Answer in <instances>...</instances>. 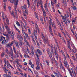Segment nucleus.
Instances as JSON below:
<instances>
[{"mask_svg": "<svg viewBox=\"0 0 77 77\" xmlns=\"http://www.w3.org/2000/svg\"><path fill=\"white\" fill-rule=\"evenodd\" d=\"M64 63V64L65 67H66V68L69 71L70 74L71 75V76H72V73L74 77H77L76 74H75L74 70L69 69V65H68V62H67Z\"/></svg>", "mask_w": 77, "mask_h": 77, "instance_id": "obj_1", "label": "nucleus"}, {"mask_svg": "<svg viewBox=\"0 0 77 77\" xmlns=\"http://www.w3.org/2000/svg\"><path fill=\"white\" fill-rule=\"evenodd\" d=\"M21 8L22 11L25 10L26 14L28 15V10L27 9V5H26L25 4L23 6H21Z\"/></svg>", "mask_w": 77, "mask_h": 77, "instance_id": "obj_2", "label": "nucleus"}, {"mask_svg": "<svg viewBox=\"0 0 77 77\" xmlns=\"http://www.w3.org/2000/svg\"><path fill=\"white\" fill-rule=\"evenodd\" d=\"M42 37L44 42V43L45 44H46L48 42V38L45 37L43 34L42 35Z\"/></svg>", "mask_w": 77, "mask_h": 77, "instance_id": "obj_3", "label": "nucleus"}, {"mask_svg": "<svg viewBox=\"0 0 77 77\" xmlns=\"http://www.w3.org/2000/svg\"><path fill=\"white\" fill-rule=\"evenodd\" d=\"M61 53L63 54V56L64 57L63 63H65L67 62V61H66V57L65 55V54H64V52H63V51H62V50H61Z\"/></svg>", "mask_w": 77, "mask_h": 77, "instance_id": "obj_4", "label": "nucleus"}, {"mask_svg": "<svg viewBox=\"0 0 77 77\" xmlns=\"http://www.w3.org/2000/svg\"><path fill=\"white\" fill-rule=\"evenodd\" d=\"M49 22L48 23L49 24H51L52 26L54 27V22H51V21H52V19H51V18L50 17H49Z\"/></svg>", "mask_w": 77, "mask_h": 77, "instance_id": "obj_5", "label": "nucleus"}, {"mask_svg": "<svg viewBox=\"0 0 77 77\" xmlns=\"http://www.w3.org/2000/svg\"><path fill=\"white\" fill-rule=\"evenodd\" d=\"M17 37L19 41L20 42H22V41L23 40V38L21 35H17Z\"/></svg>", "mask_w": 77, "mask_h": 77, "instance_id": "obj_6", "label": "nucleus"}, {"mask_svg": "<svg viewBox=\"0 0 77 77\" xmlns=\"http://www.w3.org/2000/svg\"><path fill=\"white\" fill-rule=\"evenodd\" d=\"M17 1L15 2V6H14V9L15 11V12H17V10H16L17 8V5H18V0H16Z\"/></svg>", "mask_w": 77, "mask_h": 77, "instance_id": "obj_7", "label": "nucleus"}, {"mask_svg": "<svg viewBox=\"0 0 77 77\" xmlns=\"http://www.w3.org/2000/svg\"><path fill=\"white\" fill-rule=\"evenodd\" d=\"M63 22H64L65 24H66V26H68V24H67V21H66V16L63 17Z\"/></svg>", "mask_w": 77, "mask_h": 77, "instance_id": "obj_8", "label": "nucleus"}, {"mask_svg": "<svg viewBox=\"0 0 77 77\" xmlns=\"http://www.w3.org/2000/svg\"><path fill=\"white\" fill-rule=\"evenodd\" d=\"M14 43V42L12 41L11 43H9L7 45V47L9 48L10 47H11L12 45V44Z\"/></svg>", "mask_w": 77, "mask_h": 77, "instance_id": "obj_9", "label": "nucleus"}, {"mask_svg": "<svg viewBox=\"0 0 77 77\" xmlns=\"http://www.w3.org/2000/svg\"><path fill=\"white\" fill-rule=\"evenodd\" d=\"M10 40V38L9 37H7L6 38V40H5V41H4L5 42L4 43L5 44H7L8 42H9V41Z\"/></svg>", "mask_w": 77, "mask_h": 77, "instance_id": "obj_10", "label": "nucleus"}, {"mask_svg": "<svg viewBox=\"0 0 77 77\" xmlns=\"http://www.w3.org/2000/svg\"><path fill=\"white\" fill-rule=\"evenodd\" d=\"M24 39L25 42L26 43V44H27L29 46V47H30V45H29V42H27V40H26V37H25V36H24Z\"/></svg>", "mask_w": 77, "mask_h": 77, "instance_id": "obj_11", "label": "nucleus"}, {"mask_svg": "<svg viewBox=\"0 0 77 77\" xmlns=\"http://www.w3.org/2000/svg\"><path fill=\"white\" fill-rule=\"evenodd\" d=\"M48 53V55H49V56L50 59H51V60H53V57H52V54H51V53L50 52H49Z\"/></svg>", "mask_w": 77, "mask_h": 77, "instance_id": "obj_12", "label": "nucleus"}, {"mask_svg": "<svg viewBox=\"0 0 77 77\" xmlns=\"http://www.w3.org/2000/svg\"><path fill=\"white\" fill-rule=\"evenodd\" d=\"M32 49L31 50V52L32 54L33 55L34 54V51L35 50V49L33 48V46H32Z\"/></svg>", "mask_w": 77, "mask_h": 77, "instance_id": "obj_13", "label": "nucleus"}, {"mask_svg": "<svg viewBox=\"0 0 77 77\" xmlns=\"http://www.w3.org/2000/svg\"><path fill=\"white\" fill-rule=\"evenodd\" d=\"M19 61L20 62H21V60H20L19 59H16L15 60V62L17 63V65L18 64H20V63H19Z\"/></svg>", "mask_w": 77, "mask_h": 77, "instance_id": "obj_14", "label": "nucleus"}, {"mask_svg": "<svg viewBox=\"0 0 77 77\" xmlns=\"http://www.w3.org/2000/svg\"><path fill=\"white\" fill-rule=\"evenodd\" d=\"M5 19L7 24H8V25H9V19H8V18L7 17Z\"/></svg>", "mask_w": 77, "mask_h": 77, "instance_id": "obj_15", "label": "nucleus"}, {"mask_svg": "<svg viewBox=\"0 0 77 77\" xmlns=\"http://www.w3.org/2000/svg\"><path fill=\"white\" fill-rule=\"evenodd\" d=\"M37 51L38 53H39V54H41V55H42V53L39 49H37Z\"/></svg>", "mask_w": 77, "mask_h": 77, "instance_id": "obj_16", "label": "nucleus"}, {"mask_svg": "<svg viewBox=\"0 0 77 77\" xmlns=\"http://www.w3.org/2000/svg\"><path fill=\"white\" fill-rule=\"evenodd\" d=\"M26 13L25 11H24L23 13V15L25 19H27V16H26Z\"/></svg>", "mask_w": 77, "mask_h": 77, "instance_id": "obj_17", "label": "nucleus"}, {"mask_svg": "<svg viewBox=\"0 0 77 77\" xmlns=\"http://www.w3.org/2000/svg\"><path fill=\"white\" fill-rule=\"evenodd\" d=\"M49 29L50 32H52V30L51 29V24H49Z\"/></svg>", "mask_w": 77, "mask_h": 77, "instance_id": "obj_18", "label": "nucleus"}, {"mask_svg": "<svg viewBox=\"0 0 77 77\" xmlns=\"http://www.w3.org/2000/svg\"><path fill=\"white\" fill-rule=\"evenodd\" d=\"M56 20L57 21V22L58 24V25H59L60 26L61 25V24L60 23V22H59V20H58V19H57V18L56 19Z\"/></svg>", "mask_w": 77, "mask_h": 77, "instance_id": "obj_19", "label": "nucleus"}, {"mask_svg": "<svg viewBox=\"0 0 77 77\" xmlns=\"http://www.w3.org/2000/svg\"><path fill=\"white\" fill-rule=\"evenodd\" d=\"M15 44L16 47H17V48H19V47H20V45L18 42H15Z\"/></svg>", "mask_w": 77, "mask_h": 77, "instance_id": "obj_20", "label": "nucleus"}, {"mask_svg": "<svg viewBox=\"0 0 77 77\" xmlns=\"http://www.w3.org/2000/svg\"><path fill=\"white\" fill-rule=\"evenodd\" d=\"M37 67H36V70H39L40 69V67H39V64H36Z\"/></svg>", "mask_w": 77, "mask_h": 77, "instance_id": "obj_21", "label": "nucleus"}, {"mask_svg": "<svg viewBox=\"0 0 77 77\" xmlns=\"http://www.w3.org/2000/svg\"><path fill=\"white\" fill-rule=\"evenodd\" d=\"M43 13L44 16L45 17H46V14H47V13H46L45 10V11H43Z\"/></svg>", "mask_w": 77, "mask_h": 77, "instance_id": "obj_22", "label": "nucleus"}, {"mask_svg": "<svg viewBox=\"0 0 77 77\" xmlns=\"http://www.w3.org/2000/svg\"><path fill=\"white\" fill-rule=\"evenodd\" d=\"M54 74L55 75V76L57 77H60L58 75V73H56V72H54Z\"/></svg>", "mask_w": 77, "mask_h": 77, "instance_id": "obj_23", "label": "nucleus"}, {"mask_svg": "<svg viewBox=\"0 0 77 77\" xmlns=\"http://www.w3.org/2000/svg\"><path fill=\"white\" fill-rule=\"evenodd\" d=\"M14 35L13 34H11L10 35V38H11L12 39H13V40H14Z\"/></svg>", "mask_w": 77, "mask_h": 77, "instance_id": "obj_24", "label": "nucleus"}, {"mask_svg": "<svg viewBox=\"0 0 77 77\" xmlns=\"http://www.w3.org/2000/svg\"><path fill=\"white\" fill-rule=\"evenodd\" d=\"M29 0H27V3L28 5V8H29V6H30V2ZM32 1H33V0H32Z\"/></svg>", "mask_w": 77, "mask_h": 77, "instance_id": "obj_25", "label": "nucleus"}, {"mask_svg": "<svg viewBox=\"0 0 77 77\" xmlns=\"http://www.w3.org/2000/svg\"><path fill=\"white\" fill-rule=\"evenodd\" d=\"M34 36L35 37V41H38V38H37V36L36 35V34H34Z\"/></svg>", "mask_w": 77, "mask_h": 77, "instance_id": "obj_26", "label": "nucleus"}, {"mask_svg": "<svg viewBox=\"0 0 77 77\" xmlns=\"http://www.w3.org/2000/svg\"><path fill=\"white\" fill-rule=\"evenodd\" d=\"M39 61L40 60L39 58L38 59L36 60V64H39Z\"/></svg>", "mask_w": 77, "mask_h": 77, "instance_id": "obj_27", "label": "nucleus"}, {"mask_svg": "<svg viewBox=\"0 0 77 77\" xmlns=\"http://www.w3.org/2000/svg\"><path fill=\"white\" fill-rule=\"evenodd\" d=\"M59 66L61 70H62V68L64 67L63 65H62V64H60Z\"/></svg>", "mask_w": 77, "mask_h": 77, "instance_id": "obj_28", "label": "nucleus"}, {"mask_svg": "<svg viewBox=\"0 0 77 77\" xmlns=\"http://www.w3.org/2000/svg\"><path fill=\"white\" fill-rule=\"evenodd\" d=\"M38 4L41 5V6H42V0H40V2L38 1Z\"/></svg>", "mask_w": 77, "mask_h": 77, "instance_id": "obj_29", "label": "nucleus"}, {"mask_svg": "<svg viewBox=\"0 0 77 77\" xmlns=\"http://www.w3.org/2000/svg\"><path fill=\"white\" fill-rule=\"evenodd\" d=\"M72 59L74 61H77V60H76V58H75L74 56H72Z\"/></svg>", "mask_w": 77, "mask_h": 77, "instance_id": "obj_30", "label": "nucleus"}, {"mask_svg": "<svg viewBox=\"0 0 77 77\" xmlns=\"http://www.w3.org/2000/svg\"><path fill=\"white\" fill-rule=\"evenodd\" d=\"M10 65H11V64H7V67L8 69H10L9 67H10Z\"/></svg>", "mask_w": 77, "mask_h": 77, "instance_id": "obj_31", "label": "nucleus"}, {"mask_svg": "<svg viewBox=\"0 0 77 77\" xmlns=\"http://www.w3.org/2000/svg\"><path fill=\"white\" fill-rule=\"evenodd\" d=\"M51 6H52V8L53 9H54V3H53V2L52 1H51Z\"/></svg>", "mask_w": 77, "mask_h": 77, "instance_id": "obj_32", "label": "nucleus"}, {"mask_svg": "<svg viewBox=\"0 0 77 77\" xmlns=\"http://www.w3.org/2000/svg\"><path fill=\"white\" fill-rule=\"evenodd\" d=\"M8 54H10L12 57H14V54H13V52H9Z\"/></svg>", "mask_w": 77, "mask_h": 77, "instance_id": "obj_33", "label": "nucleus"}, {"mask_svg": "<svg viewBox=\"0 0 77 77\" xmlns=\"http://www.w3.org/2000/svg\"><path fill=\"white\" fill-rule=\"evenodd\" d=\"M5 28L6 29L7 31L8 30H9L10 28H9L8 26H5Z\"/></svg>", "mask_w": 77, "mask_h": 77, "instance_id": "obj_34", "label": "nucleus"}, {"mask_svg": "<svg viewBox=\"0 0 77 77\" xmlns=\"http://www.w3.org/2000/svg\"><path fill=\"white\" fill-rule=\"evenodd\" d=\"M3 69L4 71H5V72H6V71H8V70L7 69H6V68L5 67H3Z\"/></svg>", "mask_w": 77, "mask_h": 77, "instance_id": "obj_35", "label": "nucleus"}, {"mask_svg": "<svg viewBox=\"0 0 77 77\" xmlns=\"http://www.w3.org/2000/svg\"><path fill=\"white\" fill-rule=\"evenodd\" d=\"M37 45L38 46V47L40 48V46L39 45V43L38 42V40L36 41Z\"/></svg>", "mask_w": 77, "mask_h": 77, "instance_id": "obj_36", "label": "nucleus"}, {"mask_svg": "<svg viewBox=\"0 0 77 77\" xmlns=\"http://www.w3.org/2000/svg\"><path fill=\"white\" fill-rule=\"evenodd\" d=\"M34 34H36V35H38V31L35 30L34 31Z\"/></svg>", "mask_w": 77, "mask_h": 77, "instance_id": "obj_37", "label": "nucleus"}, {"mask_svg": "<svg viewBox=\"0 0 77 77\" xmlns=\"http://www.w3.org/2000/svg\"><path fill=\"white\" fill-rule=\"evenodd\" d=\"M31 8L32 9H34V11H35L36 8H35V6H33L31 7Z\"/></svg>", "mask_w": 77, "mask_h": 77, "instance_id": "obj_38", "label": "nucleus"}, {"mask_svg": "<svg viewBox=\"0 0 77 77\" xmlns=\"http://www.w3.org/2000/svg\"><path fill=\"white\" fill-rule=\"evenodd\" d=\"M60 39H61L64 42H65V40L64 38H63V37H62V36L60 35Z\"/></svg>", "mask_w": 77, "mask_h": 77, "instance_id": "obj_39", "label": "nucleus"}, {"mask_svg": "<svg viewBox=\"0 0 77 77\" xmlns=\"http://www.w3.org/2000/svg\"><path fill=\"white\" fill-rule=\"evenodd\" d=\"M73 9L74 10H77V7L74 6H73Z\"/></svg>", "mask_w": 77, "mask_h": 77, "instance_id": "obj_40", "label": "nucleus"}, {"mask_svg": "<svg viewBox=\"0 0 77 77\" xmlns=\"http://www.w3.org/2000/svg\"><path fill=\"white\" fill-rule=\"evenodd\" d=\"M16 24H17V26H20V24L19 23V22L18 21H17L16 22Z\"/></svg>", "mask_w": 77, "mask_h": 77, "instance_id": "obj_41", "label": "nucleus"}, {"mask_svg": "<svg viewBox=\"0 0 77 77\" xmlns=\"http://www.w3.org/2000/svg\"><path fill=\"white\" fill-rule=\"evenodd\" d=\"M13 48L14 53H15L16 54V49H15V47H13Z\"/></svg>", "mask_w": 77, "mask_h": 77, "instance_id": "obj_42", "label": "nucleus"}, {"mask_svg": "<svg viewBox=\"0 0 77 77\" xmlns=\"http://www.w3.org/2000/svg\"><path fill=\"white\" fill-rule=\"evenodd\" d=\"M35 26L36 29H37V30H38V29H39V28H38V25L35 23Z\"/></svg>", "mask_w": 77, "mask_h": 77, "instance_id": "obj_43", "label": "nucleus"}, {"mask_svg": "<svg viewBox=\"0 0 77 77\" xmlns=\"http://www.w3.org/2000/svg\"><path fill=\"white\" fill-rule=\"evenodd\" d=\"M7 31L8 34H10V33H11V30L10 29L8 30H7Z\"/></svg>", "mask_w": 77, "mask_h": 77, "instance_id": "obj_44", "label": "nucleus"}, {"mask_svg": "<svg viewBox=\"0 0 77 77\" xmlns=\"http://www.w3.org/2000/svg\"><path fill=\"white\" fill-rule=\"evenodd\" d=\"M5 53L3 52L2 54H1V56H2V57H4V56H5Z\"/></svg>", "mask_w": 77, "mask_h": 77, "instance_id": "obj_45", "label": "nucleus"}, {"mask_svg": "<svg viewBox=\"0 0 77 77\" xmlns=\"http://www.w3.org/2000/svg\"><path fill=\"white\" fill-rule=\"evenodd\" d=\"M45 18L46 20L48 19V17H47L46 16V17L45 16H44V22H45Z\"/></svg>", "mask_w": 77, "mask_h": 77, "instance_id": "obj_46", "label": "nucleus"}, {"mask_svg": "<svg viewBox=\"0 0 77 77\" xmlns=\"http://www.w3.org/2000/svg\"><path fill=\"white\" fill-rule=\"evenodd\" d=\"M15 0H10V3H13V2L15 3Z\"/></svg>", "mask_w": 77, "mask_h": 77, "instance_id": "obj_47", "label": "nucleus"}, {"mask_svg": "<svg viewBox=\"0 0 77 77\" xmlns=\"http://www.w3.org/2000/svg\"><path fill=\"white\" fill-rule=\"evenodd\" d=\"M19 45L20 46H22V45H23V42L22 41V42L19 43Z\"/></svg>", "mask_w": 77, "mask_h": 77, "instance_id": "obj_48", "label": "nucleus"}, {"mask_svg": "<svg viewBox=\"0 0 77 77\" xmlns=\"http://www.w3.org/2000/svg\"><path fill=\"white\" fill-rule=\"evenodd\" d=\"M26 50L28 52V53L30 54V51H29V48H26Z\"/></svg>", "mask_w": 77, "mask_h": 77, "instance_id": "obj_49", "label": "nucleus"}, {"mask_svg": "<svg viewBox=\"0 0 77 77\" xmlns=\"http://www.w3.org/2000/svg\"><path fill=\"white\" fill-rule=\"evenodd\" d=\"M43 5H42V6H41V9L43 12V11H45V10H44V8H43Z\"/></svg>", "mask_w": 77, "mask_h": 77, "instance_id": "obj_50", "label": "nucleus"}, {"mask_svg": "<svg viewBox=\"0 0 77 77\" xmlns=\"http://www.w3.org/2000/svg\"><path fill=\"white\" fill-rule=\"evenodd\" d=\"M24 35H25L26 38H28V34L27 33H26L25 34H24Z\"/></svg>", "mask_w": 77, "mask_h": 77, "instance_id": "obj_51", "label": "nucleus"}, {"mask_svg": "<svg viewBox=\"0 0 77 77\" xmlns=\"http://www.w3.org/2000/svg\"><path fill=\"white\" fill-rule=\"evenodd\" d=\"M45 9L46 11L47 12H48L49 11H48V8H45Z\"/></svg>", "mask_w": 77, "mask_h": 77, "instance_id": "obj_52", "label": "nucleus"}, {"mask_svg": "<svg viewBox=\"0 0 77 77\" xmlns=\"http://www.w3.org/2000/svg\"><path fill=\"white\" fill-rule=\"evenodd\" d=\"M4 26H7V24H6V23L5 22H4Z\"/></svg>", "mask_w": 77, "mask_h": 77, "instance_id": "obj_53", "label": "nucleus"}, {"mask_svg": "<svg viewBox=\"0 0 77 77\" xmlns=\"http://www.w3.org/2000/svg\"><path fill=\"white\" fill-rule=\"evenodd\" d=\"M17 54H20V57H22L21 56H22V55H21V54L20 53V52H19V51H17Z\"/></svg>", "mask_w": 77, "mask_h": 77, "instance_id": "obj_54", "label": "nucleus"}, {"mask_svg": "<svg viewBox=\"0 0 77 77\" xmlns=\"http://www.w3.org/2000/svg\"><path fill=\"white\" fill-rule=\"evenodd\" d=\"M29 64L30 65L32 64V62H31V60H29Z\"/></svg>", "mask_w": 77, "mask_h": 77, "instance_id": "obj_55", "label": "nucleus"}, {"mask_svg": "<svg viewBox=\"0 0 77 77\" xmlns=\"http://www.w3.org/2000/svg\"><path fill=\"white\" fill-rule=\"evenodd\" d=\"M23 69H24V70H25V71H26V70H27V68H25V67H23Z\"/></svg>", "mask_w": 77, "mask_h": 77, "instance_id": "obj_56", "label": "nucleus"}, {"mask_svg": "<svg viewBox=\"0 0 77 77\" xmlns=\"http://www.w3.org/2000/svg\"><path fill=\"white\" fill-rule=\"evenodd\" d=\"M60 30H63V28L61 25H60Z\"/></svg>", "mask_w": 77, "mask_h": 77, "instance_id": "obj_57", "label": "nucleus"}, {"mask_svg": "<svg viewBox=\"0 0 77 77\" xmlns=\"http://www.w3.org/2000/svg\"><path fill=\"white\" fill-rule=\"evenodd\" d=\"M35 17L36 18H37V19L38 18V15H36V14H35Z\"/></svg>", "mask_w": 77, "mask_h": 77, "instance_id": "obj_58", "label": "nucleus"}, {"mask_svg": "<svg viewBox=\"0 0 77 77\" xmlns=\"http://www.w3.org/2000/svg\"><path fill=\"white\" fill-rule=\"evenodd\" d=\"M3 76L4 77H7V74H4Z\"/></svg>", "mask_w": 77, "mask_h": 77, "instance_id": "obj_59", "label": "nucleus"}, {"mask_svg": "<svg viewBox=\"0 0 77 77\" xmlns=\"http://www.w3.org/2000/svg\"><path fill=\"white\" fill-rule=\"evenodd\" d=\"M46 63L48 65V66H49L50 64H49V62H48V61H46Z\"/></svg>", "mask_w": 77, "mask_h": 77, "instance_id": "obj_60", "label": "nucleus"}, {"mask_svg": "<svg viewBox=\"0 0 77 77\" xmlns=\"http://www.w3.org/2000/svg\"><path fill=\"white\" fill-rule=\"evenodd\" d=\"M8 75L10 76H11V71L8 72Z\"/></svg>", "mask_w": 77, "mask_h": 77, "instance_id": "obj_61", "label": "nucleus"}, {"mask_svg": "<svg viewBox=\"0 0 77 77\" xmlns=\"http://www.w3.org/2000/svg\"><path fill=\"white\" fill-rule=\"evenodd\" d=\"M47 51H48V53L50 52V49H49L48 48L47 50Z\"/></svg>", "mask_w": 77, "mask_h": 77, "instance_id": "obj_62", "label": "nucleus"}, {"mask_svg": "<svg viewBox=\"0 0 77 77\" xmlns=\"http://www.w3.org/2000/svg\"><path fill=\"white\" fill-rule=\"evenodd\" d=\"M56 71L58 73V74L60 73V72L57 69H56Z\"/></svg>", "mask_w": 77, "mask_h": 77, "instance_id": "obj_63", "label": "nucleus"}, {"mask_svg": "<svg viewBox=\"0 0 77 77\" xmlns=\"http://www.w3.org/2000/svg\"><path fill=\"white\" fill-rule=\"evenodd\" d=\"M22 31V33H23V35H24V34L26 33H25V32H24V30H23Z\"/></svg>", "mask_w": 77, "mask_h": 77, "instance_id": "obj_64", "label": "nucleus"}]
</instances>
